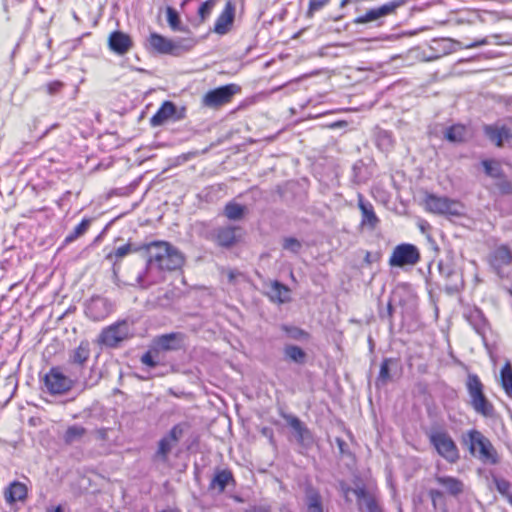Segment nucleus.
Instances as JSON below:
<instances>
[{
  "instance_id": "1",
  "label": "nucleus",
  "mask_w": 512,
  "mask_h": 512,
  "mask_svg": "<svg viewBox=\"0 0 512 512\" xmlns=\"http://www.w3.org/2000/svg\"><path fill=\"white\" fill-rule=\"evenodd\" d=\"M146 263L135 279L140 288H148L153 281L148 277L153 269L158 271H175L181 269L185 262L184 254L173 244L164 240H154L146 243Z\"/></svg>"
},
{
  "instance_id": "2",
  "label": "nucleus",
  "mask_w": 512,
  "mask_h": 512,
  "mask_svg": "<svg viewBox=\"0 0 512 512\" xmlns=\"http://www.w3.org/2000/svg\"><path fill=\"white\" fill-rule=\"evenodd\" d=\"M187 336L183 332H169L154 337L147 351L140 357V362L154 369L160 364V354L185 349Z\"/></svg>"
},
{
  "instance_id": "3",
  "label": "nucleus",
  "mask_w": 512,
  "mask_h": 512,
  "mask_svg": "<svg viewBox=\"0 0 512 512\" xmlns=\"http://www.w3.org/2000/svg\"><path fill=\"white\" fill-rule=\"evenodd\" d=\"M461 444L467 447L472 457L484 464L497 465L500 462V456L490 439L476 428L462 434Z\"/></svg>"
},
{
  "instance_id": "4",
  "label": "nucleus",
  "mask_w": 512,
  "mask_h": 512,
  "mask_svg": "<svg viewBox=\"0 0 512 512\" xmlns=\"http://www.w3.org/2000/svg\"><path fill=\"white\" fill-rule=\"evenodd\" d=\"M465 388L468 394V405L474 412L484 418H493L495 408L485 394V386L480 377L475 373H468Z\"/></svg>"
},
{
  "instance_id": "5",
  "label": "nucleus",
  "mask_w": 512,
  "mask_h": 512,
  "mask_svg": "<svg viewBox=\"0 0 512 512\" xmlns=\"http://www.w3.org/2000/svg\"><path fill=\"white\" fill-rule=\"evenodd\" d=\"M191 39L172 40L158 32H151L146 39L145 48L160 55L179 57L193 47Z\"/></svg>"
},
{
  "instance_id": "6",
  "label": "nucleus",
  "mask_w": 512,
  "mask_h": 512,
  "mask_svg": "<svg viewBox=\"0 0 512 512\" xmlns=\"http://www.w3.org/2000/svg\"><path fill=\"white\" fill-rule=\"evenodd\" d=\"M429 444L435 452L450 464H455L460 459V451L455 440L444 428H432L426 431Z\"/></svg>"
},
{
  "instance_id": "7",
  "label": "nucleus",
  "mask_w": 512,
  "mask_h": 512,
  "mask_svg": "<svg viewBox=\"0 0 512 512\" xmlns=\"http://www.w3.org/2000/svg\"><path fill=\"white\" fill-rule=\"evenodd\" d=\"M62 371L59 366H53L43 377L45 391L50 395H63L79 383V377L72 370Z\"/></svg>"
},
{
  "instance_id": "8",
  "label": "nucleus",
  "mask_w": 512,
  "mask_h": 512,
  "mask_svg": "<svg viewBox=\"0 0 512 512\" xmlns=\"http://www.w3.org/2000/svg\"><path fill=\"white\" fill-rule=\"evenodd\" d=\"M133 321L120 319L102 329L98 337L99 344L108 348H117L123 341L132 336Z\"/></svg>"
},
{
  "instance_id": "9",
  "label": "nucleus",
  "mask_w": 512,
  "mask_h": 512,
  "mask_svg": "<svg viewBox=\"0 0 512 512\" xmlns=\"http://www.w3.org/2000/svg\"><path fill=\"white\" fill-rule=\"evenodd\" d=\"M425 205L429 212L447 217H461L464 214L462 203L447 196L428 193L425 197Z\"/></svg>"
},
{
  "instance_id": "10",
  "label": "nucleus",
  "mask_w": 512,
  "mask_h": 512,
  "mask_svg": "<svg viewBox=\"0 0 512 512\" xmlns=\"http://www.w3.org/2000/svg\"><path fill=\"white\" fill-rule=\"evenodd\" d=\"M187 108L178 106L171 100L161 103L157 111L152 115L149 124L152 128L161 127L168 122H178L186 118Z\"/></svg>"
},
{
  "instance_id": "11",
  "label": "nucleus",
  "mask_w": 512,
  "mask_h": 512,
  "mask_svg": "<svg viewBox=\"0 0 512 512\" xmlns=\"http://www.w3.org/2000/svg\"><path fill=\"white\" fill-rule=\"evenodd\" d=\"M280 416L286 421L287 425L293 430L298 446L304 450H310L315 437L309 427L296 415L286 412H280Z\"/></svg>"
},
{
  "instance_id": "12",
  "label": "nucleus",
  "mask_w": 512,
  "mask_h": 512,
  "mask_svg": "<svg viewBox=\"0 0 512 512\" xmlns=\"http://www.w3.org/2000/svg\"><path fill=\"white\" fill-rule=\"evenodd\" d=\"M241 92V87L235 83H229L208 90L202 99L203 105L210 108H218L229 103L232 98Z\"/></svg>"
},
{
  "instance_id": "13",
  "label": "nucleus",
  "mask_w": 512,
  "mask_h": 512,
  "mask_svg": "<svg viewBox=\"0 0 512 512\" xmlns=\"http://www.w3.org/2000/svg\"><path fill=\"white\" fill-rule=\"evenodd\" d=\"M418 247L411 243H401L395 246L389 258L392 267L414 266L420 261Z\"/></svg>"
},
{
  "instance_id": "14",
  "label": "nucleus",
  "mask_w": 512,
  "mask_h": 512,
  "mask_svg": "<svg viewBox=\"0 0 512 512\" xmlns=\"http://www.w3.org/2000/svg\"><path fill=\"white\" fill-rule=\"evenodd\" d=\"M437 266L439 274L447 281L444 288L445 292L449 295L458 292L464 281L462 273L456 268L452 260H440Z\"/></svg>"
},
{
  "instance_id": "15",
  "label": "nucleus",
  "mask_w": 512,
  "mask_h": 512,
  "mask_svg": "<svg viewBox=\"0 0 512 512\" xmlns=\"http://www.w3.org/2000/svg\"><path fill=\"white\" fill-rule=\"evenodd\" d=\"M488 263L500 279L506 278L507 274L504 272V267L512 264V250L509 245L501 244L493 249L488 255Z\"/></svg>"
},
{
  "instance_id": "16",
  "label": "nucleus",
  "mask_w": 512,
  "mask_h": 512,
  "mask_svg": "<svg viewBox=\"0 0 512 512\" xmlns=\"http://www.w3.org/2000/svg\"><path fill=\"white\" fill-rule=\"evenodd\" d=\"M90 358V344L88 341H81L78 347L71 350L68 355L67 369L72 370L79 376Z\"/></svg>"
},
{
  "instance_id": "17",
  "label": "nucleus",
  "mask_w": 512,
  "mask_h": 512,
  "mask_svg": "<svg viewBox=\"0 0 512 512\" xmlns=\"http://www.w3.org/2000/svg\"><path fill=\"white\" fill-rule=\"evenodd\" d=\"M108 48L116 55H126L133 47L132 37L119 29L112 31L107 40Z\"/></svg>"
},
{
  "instance_id": "18",
  "label": "nucleus",
  "mask_w": 512,
  "mask_h": 512,
  "mask_svg": "<svg viewBox=\"0 0 512 512\" xmlns=\"http://www.w3.org/2000/svg\"><path fill=\"white\" fill-rule=\"evenodd\" d=\"M400 369V360L398 358L386 357L382 360L379 373L375 380V387L381 389L393 380V376Z\"/></svg>"
},
{
  "instance_id": "19",
  "label": "nucleus",
  "mask_w": 512,
  "mask_h": 512,
  "mask_svg": "<svg viewBox=\"0 0 512 512\" xmlns=\"http://www.w3.org/2000/svg\"><path fill=\"white\" fill-rule=\"evenodd\" d=\"M236 14V5L232 0L225 3L224 9L217 17L213 31L219 35L227 34L233 27Z\"/></svg>"
},
{
  "instance_id": "20",
  "label": "nucleus",
  "mask_w": 512,
  "mask_h": 512,
  "mask_svg": "<svg viewBox=\"0 0 512 512\" xmlns=\"http://www.w3.org/2000/svg\"><path fill=\"white\" fill-rule=\"evenodd\" d=\"M111 310V305L107 298L101 296H92L85 303V314L94 321L104 319Z\"/></svg>"
},
{
  "instance_id": "21",
  "label": "nucleus",
  "mask_w": 512,
  "mask_h": 512,
  "mask_svg": "<svg viewBox=\"0 0 512 512\" xmlns=\"http://www.w3.org/2000/svg\"><path fill=\"white\" fill-rule=\"evenodd\" d=\"M357 205L361 212L362 227L374 230L380 222L379 217L375 213L373 204L367 200L361 193L357 195Z\"/></svg>"
},
{
  "instance_id": "22",
  "label": "nucleus",
  "mask_w": 512,
  "mask_h": 512,
  "mask_svg": "<svg viewBox=\"0 0 512 512\" xmlns=\"http://www.w3.org/2000/svg\"><path fill=\"white\" fill-rule=\"evenodd\" d=\"M483 132L497 147H503L505 142L512 139V129L506 125L486 124L483 126Z\"/></svg>"
},
{
  "instance_id": "23",
  "label": "nucleus",
  "mask_w": 512,
  "mask_h": 512,
  "mask_svg": "<svg viewBox=\"0 0 512 512\" xmlns=\"http://www.w3.org/2000/svg\"><path fill=\"white\" fill-rule=\"evenodd\" d=\"M360 510L365 507V512H385L378 500L368 491L366 486H357L353 489Z\"/></svg>"
},
{
  "instance_id": "24",
  "label": "nucleus",
  "mask_w": 512,
  "mask_h": 512,
  "mask_svg": "<svg viewBox=\"0 0 512 512\" xmlns=\"http://www.w3.org/2000/svg\"><path fill=\"white\" fill-rule=\"evenodd\" d=\"M228 486H236V480L232 471L228 468L216 469L209 483L208 489L217 490L220 494L223 493Z\"/></svg>"
},
{
  "instance_id": "25",
  "label": "nucleus",
  "mask_w": 512,
  "mask_h": 512,
  "mask_svg": "<svg viewBox=\"0 0 512 512\" xmlns=\"http://www.w3.org/2000/svg\"><path fill=\"white\" fill-rule=\"evenodd\" d=\"M464 317L475 332L484 338L486 331L489 328V322L483 311L479 307L473 306L467 309L464 313Z\"/></svg>"
},
{
  "instance_id": "26",
  "label": "nucleus",
  "mask_w": 512,
  "mask_h": 512,
  "mask_svg": "<svg viewBox=\"0 0 512 512\" xmlns=\"http://www.w3.org/2000/svg\"><path fill=\"white\" fill-rule=\"evenodd\" d=\"M304 500L307 512H324L320 491L310 482L304 485Z\"/></svg>"
},
{
  "instance_id": "27",
  "label": "nucleus",
  "mask_w": 512,
  "mask_h": 512,
  "mask_svg": "<svg viewBox=\"0 0 512 512\" xmlns=\"http://www.w3.org/2000/svg\"><path fill=\"white\" fill-rule=\"evenodd\" d=\"M28 497V487L18 480L12 481L4 490V499L8 505L24 502Z\"/></svg>"
},
{
  "instance_id": "28",
  "label": "nucleus",
  "mask_w": 512,
  "mask_h": 512,
  "mask_svg": "<svg viewBox=\"0 0 512 512\" xmlns=\"http://www.w3.org/2000/svg\"><path fill=\"white\" fill-rule=\"evenodd\" d=\"M146 251V243L138 244L131 241H128L126 244L117 247L110 253H108L105 257L106 260H112L119 264L120 260L129 255L130 253H141L143 257H145Z\"/></svg>"
},
{
  "instance_id": "29",
  "label": "nucleus",
  "mask_w": 512,
  "mask_h": 512,
  "mask_svg": "<svg viewBox=\"0 0 512 512\" xmlns=\"http://www.w3.org/2000/svg\"><path fill=\"white\" fill-rule=\"evenodd\" d=\"M239 228L234 226H223L219 227L215 231V242L218 246L222 248H231L234 246L238 241L239 237L236 234V231Z\"/></svg>"
},
{
  "instance_id": "30",
  "label": "nucleus",
  "mask_w": 512,
  "mask_h": 512,
  "mask_svg": "<svg viewBox=\"0 0 512 512\" xmlns=\"http://www.w3.org/2000/svg\"><path fill=\"white\" fill-rule=\"evenodd\" d=\"M435 480L452 497L457 498L464 492V483L457 477L449 475H436Z\"/></svg>"
},
{
  "instance_id": "31",
  "label": "nucleus",
  "mask_w": 512,
  "mask_h": 512,
  "mask_svg": "<svg viewBox=\"0 0 512 512\" xmlns=\"http://www.w3.org/2000/svg\"><path fill=\"white\" fill-rule=\"evenodd\" d=\"M290 294L291 290L286 284H283L279 280L271 282V290L268 294L271 301L277 302L278 304L288 303L291 301Z\"/></svg>"
},
{
  "instance_id": "32",
  "label": "nucleus",
  "mask_w": 512,
  "mask_h": 512,
  "mask_svg": "<svg viewBox=\"0 0 512 512\" xmlns=\"http://www.w3.org/2000/svg\"><path fill=\"white\" fill-rule=\"evenodd\" d=\"M223 214L230 221H240L248 214V208L244 204L231 200L225 204Z\"/></svg>"
},
{
  "instance_id": "33",
  "label": "nucleus",
  "mask_w": 512,
  "mask_h": 512,
  "mask_svg": "<svg viewBox=\"0 0 512 512\" xmlns=\"http://www.w3.org/2000/svg\"><path fill=\"white\" fill-rule=\"evenodd\" d=\"M284 358L294 364L304 365L307 360L306 351L296 344H286L283 349Z\"/></svg>"
},
{
  "instance_id": "34",
  "label": "nucleus",
  "mask_w": 512,
  "mask_h": 512,
  "mask_svg": "<svg viewBox=\"0 0 512 512\" xmlns=\"http://www.w3.org/2000/svg\"><path fill=\"white\" fill-rule=\"evenodd\" d=\"M466 127L462 124H453L445 129L444 138L453 144H460L466 140Z\"/></svg>"
},
{
  "instance_id": "35",
  "label": "nucleus",
  "mask_w": 512,
  "mask_h": 512,
  "mask_svg": "<svg viewBox=\"0 0 512 512\" xmlns=\"http://www.w3.org/2000/svg\"><path fill=\"white\" fill-rule=\"evenodd\" d=\"M280 328L288 338L295 341L308 342L311 338L308 331L295 325L282 324Z\"/></svg>"
},
{
  "instance_id": "36",
  "label": "nucleus",
  "mask_w": 512,
  "mask_h": 512,
  "mask_svg": "<svg viewBox=\"0 0 512 512\" xmlns=\"http://www.w3.org/2000/svg\"><path fill=\"white\" fill-rule=\"evenodd\" d=\"M491 479L497 492L512 506L511 483L494 473H491Z\"/></svg>"
},
{
  "instance_id": "37",
  "label": "nucleus",
  "mask_w": 512,
  "mask_h": 512,
  "mask_svg": "<svg viewBox=\"0 0 512 512\" xmlns=\"http://www.w3.org/2000/svg\"><path fill=\"white\" fill-rule=\"evenodd\" d=\"M87 430L85 427L79 424H73L67 427L63 434V442L66 445H72L75 442L81 441V439L85 436Z\"/></svg>"
},
{
  "instance_id": "38",
  "label": "nucleus",
  "mask_w": 512,
  "mask_h": 512,
  "mask_svg": "<svg viewBox=\"0 0 512 512\" xmlns=\"http://www.w3.org/2000/svg\"><path fill=\"white\" fill-rule=\"evenodd\" d=\"M91 218H83L81 222L70 232L63 241V246L69 245L76 241L78 238L82 237L89 229L91 225Z\"/></svg>"
},
{
  "instance_id": "39",
  "label": "nucleus",
  "mask_w": 512,
  "mask_h": 512,
  "mask_svg": "<svg viewBox=\"0 0 512 512\" xmlns=\"http://www.w3.org/2000/svg\"><path fill=\"white\" fill-rule=\"evenodd\" d=\"M167 23L172 31L186 32L187 27L182 24L179 12L172 6H167L166 9Z\"/></svg>"
},
{
  "instance_id": "40",
  "label": "nucleus",
  "mask_w": 512,
  "mask_h": 512,
  "mask_svg": "<svg viewBox=\"0 0 512 512\" xmlns=\"http://www.w3.org/2000/svg\"><path fill=\"white\" fill-rule=\"evenodd\" d=\"M500 384L509 398H512V365L509 361L500 370Z\"/></svg>"
},
{
  "instance_id": "41",
  "label": "nucleus",
  "mask_w": 512,
  "mask_h": 512,
  "mask_svg": "<svg viewBox=\"0 0 512 512\" xmlns=\"http://www.w3.org/2000/svg\"><path fill=\"white\" fill-rule=\"evenodd\" d=\"M375 143L377 148L382 152H390L394 146L392 133L387 130H379L375 136Z\"/></svg>"
},
{
  "instance_id": "42",
  "label": "nucleus",
  "mask_w": 512,
  "mask_h": 512,
  "mask_svg": "<svg viewBox=\"0 0 512 512\" xmlns=\"http://www.w3.org/2000/svg\"><path fill=\"white\" fill-rule=\"evenodd\" d=\"M383 16L381 15L378 7H372L368 9L364 14L357 16L353 19V23L357 25H364L369 23L378 22V25H381V20Z\"/></svg>"
},
{
  "instance_id": "43",
  "label": "nucleus",
  "mask_w": 512,
  "mask_h": 512,
  "mask_svg": "<svg viewBox=\"0 0 512 512\" xmlns=\"http://www.w3.org/2000/svg\"><path fill=\"white\" fill-rule=\"evenodd\" d=\"M484 173L495 180L505 175L501 164L493 159H484L481 161Z\"/></svg>"
},
{
  "instance_id": "44",
  "label": "nucleus",
  "mask_w": 512,
  "mask_h": 512,
  "mask_svg": "<svg viewBox=\"0 0 512 512\" xmlns=\"http://www.w3.org/2000/svg\"><path fill=\"white\" fill-rule=\"evenodd\" d=\"M15 263L14 248H5L0 254V271L2 272V276L9 272L15 266Z\"/></svg>"
},
{
  "instance_id": "45",
  "label": "nucleus",
  "mask_w": 512,
  "mask_h": 512,
  "mask_svg": "<svg viewBox=\"0 0 512 512\" xmlns=\"http://www.w3.org/2000/svg\"><path fill=\"white\" fill-rule=\"evenodd\" d=\"M191 425L187 421L179 422L171 427V429L163 435L174 444L179 442L186 431L190 429Z\"/></svg>"
},
{
  "instance_id": "46",
  "label": "nucleus",
  "mask_w": 512,
  "mask_h": 512,
  "mask_svg": "<svg viewBox=\"0 0 512 512\" xmlns=\"http://www.w3.org/2000/svg\"><path fill=\"white\" fill-rule=\"evenodd\" d=\"M368 179L369 175L366 172V167L363 160H357L352 166V182L359 185L366 183Z\"/></svg>"
},
{
  "instance_id": "47",
  "label": "nucleus",
  "mask_w": 512,
  "mask_h": 512,
  "mask_svg": "<svg viewBox=\"0 0 512 512\" xmlns=\"http://www.w3.org/2000/svg\"><path fill=\"white\" fill-rule=\"evenodd\" d=\"M408 1L409 0H390L377 7L380 10L381 15L383 16L384 19L388 16L395 15L397 13V10L406 5Z\"/></svg>"
},
{
  "instance_id": "48",
  "label": "nucleus",
  "mask_w": 512,
  "mask_h": 512,
  "mask_svg": "<svg viewBox=\"0 0 512 512\" xmlns=\"http://www.w3.org/2000/svg\"><path fill=\"white\" fill-rule=\"evenodd\" d=\"M173 445L174 443L172 441L162 436L158 441L156 457H158L161 461L166 462L169 458V454L172 451Z\"/></svg>"
},
{
  "instance_id": "49",
  "label": "nucleus",
  "mask_w": 512,
  "mask_h": 512,
  "mask_svg": "<svg viewBox=\"0 0 512 512\" xmlns=\"http://www.w3.org/2000/svg\"><path fill=\"white\" fill-rule=\"evenodd\" d=\"M494 187L501 196H508L512 194V181L508 179L506 174L495 180Z\"/></svg>"
},
{
  "instance_id": "50",
  "label": "nucleus",
  "mask_w": 512,
  "mask_h": 512,
  "mask_svg": "<svg viewBox=\"0 0 512 512\" xmlns=\"http://www.w3.org/2000/svg\"><path fill=\"white\" fill-rule=\"evenodd\" d=\"M216 2L217 0H206L200 4L197 10L200 23L205 22L209 18L213 8L216 5Z\"/></svg>"
},
{
  "instance_id": "51",
  "label": "nucleus",
  "mask_w": 512,
  "mask_h": 512,
  "mask_svg": "<svg viewBox=\"0 0 512 512\" xmlns=\"http://www.w3.org/2000/svg\"><path fill=\"white\" fill-rule=\"evenodd\" d=\"M282 247L293 254H298L302 249V243L296 237L288 236L283 238Z\"/></svg>"
},
{
  "instance_id": "52",
  "label": "nucleus",
  "mask_w": 512,
  "mask_h": 512,
  "mask_svg": "<svg viewBox=\"0 0 512 512\" xmlns=\"http://www.w3.org/2000/svg\"><path fill=\"white\" fill-rule=\"evenodd\" d=\"M433 43L438 45L441 48L443 54H448L452 51V46L454 42L448 38H442L440 40H433Z\"/></svg>"
},
{
  "instance_id": "53",
  "label": "nucleus",
  "mask_w": 512,
  "mask_h": 512,
  "mask_svg": "<svg viewBox=\"0 0 512 512\" xmlns=\"http://www.w3.org/2000/svg\"><path fill=\"white\" fill-rule=\"evenodd\" d=\"M64 87V83L60 80H53L46 84V91L49 95H56Z\"/></svg>"
},
{
  "instance_id": "54",
  "label": "nucleus",
  "mask_w": 512,
  "mask_h": 512,
  "mask_svg": "<svg viewBox=\"0 0 512 512\" xmlns=\"http://www.w3.org/2000/svg\"><path fill=\"white\" fill-rule=\"evenodd\" d=\"M329 0H310L307 16L311 17L316 11H319Z\"/></svg>"
},
{
  "instance_id": "55",
  "label": "nucleus",
  "mask_w": 512,
  "mask_h": 512,
  "mask_svg": "<svg viewBox=\"0 0 512 512\" xmlns=\"http://www.w3.org/2000/svg\"><path fill=\"white\" fill-rule=\"evenodd\" d=\"M428 495H429V497L432 501V505L435 509L437 508L439 501L444 502V493H443V491H441L439 489H430L428 491Z\"/></svg>"
},
{
  "instance_id": "56",
  "label": "nucleus",
  "mask_w": 512,
  "mask_h": 512,
  "mask_svg": "<svg viewBox=\"0 0 512 512\" xmlns=\"http://www.w3.org/2000/svg\"><path fill=\"white\" fill-rule=\"evenodd\" d=\"M129 195H131V189L127 188V186L113 188L108 192V197H112V196L127 197Z\"/></svg>"
},
{
  "instance_id": "57",
  "label": "nucleus",
  "mask_w": 512,
  "mask_h": 512,
  "mask_svg": "<svg viewBox=\"0 0 512 512\" xmlns=\"http://www.w3.org/2000/svg\"><path fill=\"white\" fill-rule=\"evenodd\" d=\"M260 433L269 440L270 444L275 445L274 430L271 427H262Z\"/></svg>"
},
{
  "instance_id": "58",
  "label": "nucleus",
  "mask_w": 512,
  "mask_h": 512,
  "mask_svg": "<svg viewBox=\"0 0 512 512\" xmlns=\"http://www.w3.org/2000/svg\"><path fill=\"white\" fill-rule=\"evenodd\" d=\"M489 44V41L488 39L485 37V38H482V39H479V40H475L473 42H470L468 44H465L463 47L465 49H471V48H476V47H480V46H484V45H487Z\"/></svg>"
},
{
  "instance_id": "59",
  "label": "nucleus",
  "mask_w": 512,
  "mask_h": 512,
  "mask_svg": "<svg viewBox=\"0 0 512 512\" xmlns=\"http://www.w3.org/2000/svg\"><path fill=\"white\" fill-rule=\"evenodd\" d=\"M119 269H120L119 264H117L116 262H113V263H112L113 282H114L117 286H119V287H120V286H121V283H120V279H119V276H118Z\"/></svg>"
},
{
  "instance_id": "60",
  "label": "nucleus",
  "mask_w": 512,
  "mask_h": 512,
  "mask_svg": "<svg viewBox=\"0 0 512 512\" xmlns=\"http://www.w3.org/2000/svg\"><path fill=\"white\" fill-rule=\"evenodd\" d=\"M242 273L236 269H230L228 271V274H227V277H228V281L232 284H235L236 283V279L241 276Z\"/></svg>"
},
{
  "instance_id": "61",
  "label": "nucleus",
  "mask_w": 512,
  "mask_h": 512,
  "mask_svg": "<svg viewBox=\"0 0 512 512\" xmlns=\"http://www.w3.org/2000/svg\"><path fill=\"white\" fill-rule=\"evenodd\" d=\"M246 512H271L270 507L262 505H254L249 507Z\"/></svg>"
},
{
  "instance_id": "62",
  "label": "nucleus",
  "mask_w": 512,
  "mask_h": 512,
  "mask_svg": "<svg viewBox=\"0 0 512 512\" xmlns=\"http://www.w3.org/2000/svg\"><path fill=\"white\" fill-rule=\"evenodd\" d=\"M380 258L379 254L378 253H371V252H366V255L364 257V261L367 263V264H371L375 261H378Z\"/></svg>"
},
{
  "instance_id": "63",
  "label": "nucleus",
  "mask_w": 512,
  "mask_h": 512,
  "mask_svg": "<svg viewBox=\"0 0 512 512\" xmlns=\"http://www.w3.org/2000/svg\"><path fill=\"white\" fill-rule=\"evenodd\" d=\"M386 313H387V316L389 318V322H390V327H392V316H393V313H394V307L391 303V301H389L387 303V308H386Z\"/></svg>"
},
{
  "instance_id": "64",
  "label": "nucleus",
  "mask_w": 512,
  "mask_h": 512,
  "mask_svg": "<svg viewBox=\"0 0 512 512\" xmlns=\"http://www.w3.org/2000/svg\"><path fill=\"white\" fill-rule=\"evenodd\" d=\"M46 512H65V507L63 504H58L56 506L47 507Z\"/></svg>"
}]
</instances>
